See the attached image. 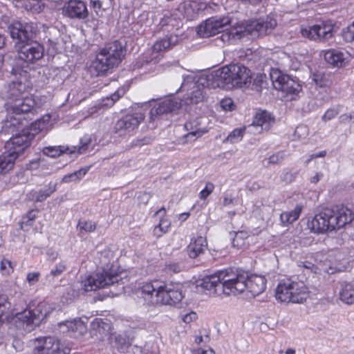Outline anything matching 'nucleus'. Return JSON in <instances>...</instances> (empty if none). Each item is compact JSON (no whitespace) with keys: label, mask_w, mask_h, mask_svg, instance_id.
<instances>
[{"label":"nucleus","mask_w":354,"mask_h":354,"mask_svg":"<svg viewBox=\"0 0 354 354\" xmlns=\"http://www.w3.org/2000/svg\"><path fill=\"white\" fill-rule=\"evenodd\" d=\"M324 59L328 64L337 67H342L347 62V56L338 50H328L324 54Z\"/></svg>","instance_id":"obj_31"},{"label":"nucleus","mask_w":354,"mask_h":354,"mask_svg":"<svg viewBox=\"0 0 354 354\" xmlns=\"http://www.w3.org/2000/svg\"><path fill=\"white\" fill-rule=\"evenodd\" d=\"M49 120V115L44 116L42 118L38 119L34 123H32V127L35 130L42 131L47 127Z\"/></svg>","instance_id":"obj_45"},{"label":"nucleus","mask_w":354,"mask_h":354,"mask_svg":"<svg viewBox=\"0 0 354 354\" xmlns=\"http://www.w3.org/2000/svg\"><path fill=\"white\" fill-rule=\"evenodd\" d=\"M122 278L117 272L113 273L106 269L102 272H97L87 277L82 282L85 291H95L100 288H104L115 283H118Z\"/></svg>","instance_id":"obj_13"},{"label":"nucleus","mask_w":354,"mask_h":354,"mask_svg":"<svg viewBox=\"0 0 354 354\" xmlns=\"http://www.w3.org/2000/svg\"><path fill=\"white\" fill-rule=\"evenodd\" d=\"M270 76L277 90L288 94H297L301 91V86L298 82L278 69H272Z\"/></svg>","instance_id":"obj_16"},{"label":"nucleus","mask_w":354,"mask_h":354,"mask_svg":"<svg viewBox=\"0 0 354 354\" xmlns=\"http://www.w3.org/2000/svg\"><path fill=\"white\" fill-rule=\"evenodd\" d=\"M43 152L45 155L55 158L59 156L62 153V150L60 149V147H46L43 149Z\"/></svg>","instance_id":"obj_46"},{"label":"nucleus","mask_w":354,"mask_h":354,"mask_svg":"<svg viewBox=\"0 0 354 354\" xmlns=\"http://www.w3.org/2000/svg\"><path fill=\"white\" fill-rule=\"evenodd\" d=\"M342 37L346 42L354 41V23L348 26L342 30Z\"/></svg>","instance_id":"obj_44"},{"label":"nucleus","mask_w":354,"mask_h":354,"mask_svg":"<svg viewBox=\"0 0 354 354\" xmlns=\"http://www.w3.org/2000/svg\"><path fill=\"white\" fill-rule=\"evenodd\" d=\"M243 32L236 29H232L230 32H225L221 35V39L224 42H230L237 39H241L243 37Z\"/></svg>","instance_id":"obj_38"},{"label":"nucleus","mask_w":354,"mask_h":354,"mask_svg":"<svg viewBox=\"0 0 354 354\" xmlns=\"http://www.w3.org/2000/svg\"><path fill=\"white\" fill-rule=\"evenodd\" d=\"M35 134L28 131L12 136L5 144V151L0 156V174L12 169L15 160L19 158L31 145Z\"/></svg>","instance_id":"obj_6"},{"label":"nucleus","mask_w":354,"mask_h":354,"mask_svg":"<svg viewBox=\"0 0 354 354\" xmlns=\"http://www.w3.org/2000/svg\"><path fill=\"white\" fill-rule=\"evenodd\" d=\"M90 167H82L74 172L64 176L62 182L64 183H69L80 180L87 174Z\"/></svg>","instance_id":"obj_35"},{"label":"nucleus","mask_w":354,"mask_h":354,"mask_svg":"<svg viewBox=\"0 0 354 354\" xmlns=\"http://www.w3.org/2000/svg\"><path fill=\"white\" fill-rule=\"evenodd\" d=\"M30 88V82L27 80L26 75L21 76L19 80H13L6 84L0 91V97L7 102V107L9 104H12L18 100L25 97Z\"/></svg>","instance_id":"obj_12"},{"label":"nucleus","mask_w":354,"mask_h":354,"mask_svg":"<svg viewBox=\"0 0 354 354\" xmlns=\"http://www.w3.org/2000/svg\"><path fill=\"white\" fill-rule=\"evenodd\" d=\"M187 3L186 2V1H183L178 5V10L180 12L186 13L187 10Z\"/></svg>","instance_id":"obj_63"},{"label":"nucleus","mask_w":354,"mask_h":354,"mask_svg":"<svg viewBox=\"0 0 354 354\" xmlns=\"http://www.w3.org/2000/svg\"><path fill=\"white\" fill-rule=\"evenodd\" d=\"M124 93L123 89H118L114 93L111 94L110 97H106L104 100L103 105L106 106H112L114 103L118 100Z\"/></svg>","instance_id":"obj_43"},{"label":"nucleus","mask_w":354,"mask_h":354,"mask_svg":"<svg viewBox=\"0 0 354 354\" xmlns=\"http://www.w3.org/2000/svg\"><path fill=\"white\" fill-rule=\"evenodd\" d=\"M7 267H9L11 270H12L11 261L4 259L0 263L1 270L2 271H6Z\"/></svg>","instance_id":"obj_60"},{"label":"nucleus","mask_w":354,"mask_h":354,"mask_svg":"<svg viewBox=\"0 0 354 354\" xmlns=\"http://www.w3.org/2000/svg\"><path fill=\"white\" fill-rule=\"evenodd\" d=\"M234 277V269L229 268L218 270L213 274L207 275L197 281V286L209 291V294L221 295H236L244 288L243 280V275L240 276L238 281L233 283Z\"/></svg>","instance_id":"obj_4"},{"label":"nucleus","mask_w":354,"mask_h":354,"mask_svg":"<svg viewBox=\"0 0 354 354\" xmlns=\"http://www.w3.org/2000/svg\"><path fill=\"white\" fill-rule=\"evenodd\" d=\"M52 307L45 301L39 302L32 309L17 313L14 318L16 327L28 333L39 326L52 312Z\"/></svg>","instance_id":"obj_9"},{"label":"nucleus","mask_w":354,"mask_h":354,"mask_svg":"<svg viewBox=\"0 0 354 354\" xmlns=\"http://www.w3.org/2000/svg\"><path fill=\"white\" fill-rule=\"evenodd\" d=\"M312 80L319 87H328L331 84L330 74L322 71H316L311 75Z\"/></svg>","instance_id":"obj_34"},{"label":"nucleus","mask_w":354,"mask_h":354,"mask_svg":"<svg viewBox=\"0 0 354 354\" xmlns=\"http://www.w3.org/2000/svg\"><path fill=\"white\" fill-rule=\"evenodd\" d=\"M57 183L50 182L45 188L30 191L27 194V198L35 203L43 202L57 190Z\"/></svg>","instance_id":"obj_27"},{"label":"nucleus","mask_w":354,"mask_h":354,"mask_svg":"<svg viewBox=\"0 0 354 354\" xmlns=\"http://www.w3.org/2000/svg\"><path fill=\"white\" fill-rule=\"evenodd\" d=\"M158 226L165 233L167 232L170 226L171 223L170 221H167V219L162 218L160 219Z\"/></svg>","instance_id":"obj_52"},{"label":"nucleus","mask_w":354,"mask_h":354,"mask_svg":"<svg viewBox=\"0 0 354 354\" xmlns=\"http://www.w3.org/2000/svg\"><path fill=\"white\" fill-rule=\"evenodd\" d=\"M71 344L55 337H41L35 339L33 354H70Z\"/></svg>","instance_id":"obj_11"},{"label":"nucleus","mask_w":354,"mask_h":354,"mask_svg":"<svg viewBox=\"0 0 354 354\" xmlns=\"http://www.w3.org/2000/svg\"><path fill=\"white\" fill-rule=\"evenodd\" d=\"M333 25L328 21H319L315 24L301 27L300 32L303 37L311 41L324 42L333 37Z\"/></svg>","instance_id":"obj_14"},{"label":"nucleus","mask_w":354,"mask_h":354,"mask_svg":"<svg viewBox=\"0 0 354 354\" xmlns=\"http://www.w3.org/2000/svg\"><path fill=\"white\" fill-rule=\"evenodd\" d=\"M145 119L140 112L128 113L120 118L114 125V131L119 136H124L134 131Z\"/></svg>","instance_id":"obj_18"},{"label":"nucleus","mask_w":354,"mask_h":354,"mask_svg":"<svg viewBox=\"0 0 354 354\" xmlns=\"http://www.w3.org/2000/svg\"><path fill=\"white\" fill-rule=\"evenodd\" d=\"M180 106L181 100L178 98L176 97L165 98L151 109L150 114L151 117H158L175 111Z\"/></svg>","instance_id":"obj_24"},{"label":"nucleus","mask_w":354,"mask_h":354,"mask_svg":"<svg viewBox=\"0 0 354 354\" xmlns=\"http://www.w3.org/2000/svg\"><path fill=\"white\" fill-rule=\"evenodd\" d=\"M230 21V18L227 16L211 17L207 19L203 25L198 27V33L203 37L215 35L224 31Z\"/></svg>","instance_id":"obj_19"},{"label":"nucleus","mask_w":354,"mask_h":354,"mask_svg":"<svg viewBox=\"0 0 354 354\" xmlns=\"http://www.w3.org/2000/svg\"><path fill=\"white\" fill-rule=\"evenodd\" d=\"M66 269L65 264L60 262L55 265V268H53L50 272V274L54 277L61 275Z\"/></svg>","instance_id":"obj_48"},{"label":"nucleus","mask_w":354,"mask_h":354,"mask_svg":"<svg viewBox=\"0 0 354 354\" xmlns=\"http://www.w3.org/2000/svg\"><path fill=\"white\" fill-rule=\"evenodd\" d=\"M196 319L197 314L193 311L183 315L182 318L183 321L186 324H189Z\"/></svg>","instance_id":"obj_54"},{"label":"nucleus","mask_w":354,"mask_h":354,"mask_svg":"<svg viewBox=\"0 0 354 354\" xmlns=\"http://www.w3.org/2000/svg\"><path fill=\"white\" fill-rule=\"evenodd\" d=\"M234 274L237 275V277H234V283H236L238 279L239 280L241 275L244 277L243 280L244 288L239 294L248 289L252 296L256 297L266 290L267 281L263 276L254 274L249 277L247 272L238 269L234 270Z\"/></svg>","instance_id":"obj_15"},{"label":"nucleus","mask_w":354,"mask_h":354,"mask_svg":"<svg viewBox=\"0 0 354 354\" xmlns=\"http://www.w3.org/2000/svg\"><path fill=\"white\" fill-rule=\"evenodd\" d=\"M207 246V243L205 238L199 236L192 239L187 248V254L191 259H196L204 253Z\"/></svg>","instance_id":"obj_28"},{"label":"nucleus","mask_w":354,"mask_h":354,"mask_svg":"<svg viewBox=\"0 0 354 354\" xmlns=\"http://www.w3.org/2000/svg\"><path fill=\"white\" fill-rule=\"evenodd\" d=\"M342 107V105L337 104L335 106L328 109L322 115V120L324 122H327L335 118L341 111Z\"/></svg>","instance_id":"obj_39"},{"label":"nucleus","mask_w":354,"mask_h":354,"mask_svg":"<svg viewBox=\"0 0 354 354\" xmlns=\"http://www.w3.org/2000/svg\"><path fill=\"white\" fill-rule=\"evenodd\" d=\"M19 58L26 63L33 64L44 56V48L35 40L17 48Z\"/></svg>","instance_id":"obj_20"},{"label":"nucleus","mask_w":354,"mask_h":354,"mask_svg":"<svg viewBox=\"0 0 354 354\" xmlns=\"http://www.w3.org/2000/svg\"><path fill=\"white\" fill-rule=\"evenodd\" d=\"M185 129L188 131L184 136L186 142L194 141L207 132L205 128L201 127V118H195L187 122L185 124Z\"/></svg>","instance_id":"obj_26"},{"label":"nucleus","mask_w":354,"mask_h":354,"mask_svg":"<svg viewBox=\"0 0 354 354\" xmlns=\"http://www.w3.org/2000/svg\"><path fill=\"white\" fill-rule=\"evenodd\" d=\"M178 41L177 35H171L157 41L153 46V51L160 52L175 45Z\"/></svg>","instance_id":"obj_33"},{"label":"nucleus","mask_w":354,"mask_h":354,"mask_svg":"<svg viewBox=\"0 0 354 354\" xmlns=\"http://www.w3.org/2000/svg\"><path fill=\"white\" fill-rule=\"evenodd\" d=\"M192 354H215L213 349L209 348V350H204L203 348H194L192 351Z\"/></svg>","instance_id":"obj_58"},{"label":"nucleus","mask_w":354,"mask_h":354,"mask_svg":"<svg viewBox=\"0 0 354 354\" xmlns=\"http://www.w3.org/2000/svg\"><path fill=\"white\" fill-rule=\"evenodd\" d=\"M152 139L149 137H144L133 140L131 145L133 147H141L145 145H149L151 142Z\"/></svg>","instance_id":"obj_50"},{"label":"nucleus","mask_w":354,"mask_h":354,"mask_svg":"<svg viewBox=\"0 0 354 354\" xmlns=\"http://www.w3.org/2000/svg\"><path fill=\"white\" fill-rule=\"evenodd\" d=\"M308 288L301 281L286 279L278 283L275 298L281 303L303 304L308 297Z\"/></svg>","instance_id":"obj_8"},{"label":"nucleus","mask_w":354,"mask_h":354,"mask_svg":"<svg viewBox=\"0 0 354 354\" xmlns=\"http://www.w3.org/2000/svg\"><path fill=\"white\" fill-rule=\"evenodd\" d=\"M303 267L306 269L310 270L311 272L316 273L317 272L318 268L310 261H304L302 263Z\"/></svg>","instance_id":"obj_59"},{"label":"nucleus","mask_w":354,"mask_h":354,"mask_svg":"<svg viewBox=\"0 0 354 354\" xmlns=\"http://www.w3.org/2000/svg\"><path fill=\"white\" fill-rule=\"evenodd\" d=\"M274 122V118L271 114L266 111H263L256 114L252 123L249 127L254 128V133H260L263 131L269 130Z\"/></svg>","instance_id":"obj_25"},{"label":"nucleus","mask_w":354,"mask_h":354,"mask_svg":"<svg viewBox=\"0 0 354 354\" xmlns=\"http://www.w3.org/2000/svg\"><path fill=\"white\" fill-rule=\"evenodd\" d=\"M283 155L278 153L277 154H273L270 156L268 158L269 164H277L283 160Z\"/></svg>","instance_id":"obj_55"},{"label":"nucleus","mask_w":354,"mask_h":354,"mask_svg":"<svg viewBox=\"0 0 354 354\" xmlns=\"http://www.w3.org/2000/svg\"><path fill=\"white\" fill-rule=\"evenodd\" d=\"M277 20L268 15L266 18L251 21L245 30L254 37L270 33L277 26Z\"/></svg>","instance_id":"obj_21"},{"label":"nucleus","mask_w":354,"mask_h":354,"mask_svg":"<svg viewBox=\"0 0 354 354\" xmlns=\"http://www.w3.org/2000/svg\"><path fill=\"white\" fill-rule=\"evenodd\" d=\"M126 46L119 40L106 44L96 53L91 71L97 76L102 75L118 66L126 55Z\"/></svg>","instance_id":"obj_5"},{"label":"nucleus","mask_w":354,"mask_h":354,"mask_svg":"<svg viewBox=\"0 0 354 354\" xmlns=\"http://www.w3.org/2000/svg\"><path fill=\"white\" fill-rule=\"evenodd\" d=\"M111 329V324L108 320L102 318H95L91 323V330L93 335L102 339L106 336Z\"/></svg>","instance_id":"obj_30"},{"label":"nucleus","mask_w":354,"mask_h":354,"mask_svg":"<svg viewBox=\"0 0 354 354\" xmlns=\"http://www.w3.org/2000/svg\"><path fill=\"white\" fill-rule=\"evenodd\" d=\"M221 108L224 111H232L234 109V104L232 99L226 97L223 99L220 102Z\"/></svg>","instance_id":"obj_49"},{"label":"nucleus","mask_w":354,"mask_h":354,"mask_svg":"<svg viewBox=\"0 0 354 354\" xmlns=\"http://www.w3.org/2000/svg\"><path fill=\"white\" fill-rule=\"evenodd\" d=\"M58 326L60 332L74 338L82 337L87 330L86 326L80 319L66 321Z\"/></svg>","instance_id":"obj_23"},{"label":"nucleus","mask_w":354,"mask_h":354,"mask_svg":"<svg viewBox=\"0 0 354 354\" xmlns=\"http://www.w3.org/2000/svg\"><path fill=\"white\" fill-rule=\"evenodd\" d=\"M323 176H324L323 173L317 172L315 174V176H313V177H311L310 178V182L313 184H317L320 180V179L323 177Z\"/></svg>","instance_id":"obj_61"},{"label":"nucleus","mask_w":354,"mask_h":354,"mask_svg":"<svg viewBox=\"0 0 354 354\" xmlns=\"http://www.w3.org/2000/svg\"><path fill=\"white\" fill-rule=\"evenodd\" d=\"M250 70L241 64H232L209 72L210 85L230 89L234 87H248L251 83Z\"/></svg>","instance_id":"obj_3"},{"label":"nucleus","mask_w":354,"mask_h":354,"mask_svg":"<svg viewBox=\"0 0 354 354\" xmlns=\"http://www.w3.org/2000/svg\"><path fill=\"white\" fill-rule=\"evenodd\" d=\"M63 14L74 19H84L88 16V11L86 3L81 0H69L65 3Z\"/></svg>","instance_id":"obj_22"},{"label":"nucleus","mask_w":354,"mask_h":354,"mask_svg":"<svg viewBox=\"0 0 354 354\" xmlns=\"http://www.w3.org/2000/svg\"><path fill=\"white\" fill-rule=\"evenodd\" d=\"M234 199L232 197H228L227 196H225L223 198V205L228 206L234 203Z\"/></svg>","instance_id":"obj_64"},{"label":"nucleus","mask_w":354,"mask_h":354,"mask_svg":"<svg viewBox=\"0 0 354 354\" xmlns=\"http://www.w3.org/2000/svg\"><path fill=\"white\" fill-rule=\"evenodd\" d=\"M353 120V112L351 113H344L342 114L339 117V122L340 123H347Z\"/></svg>","instance_id":"obj_56"},{"label":"nucleus","mask_w":354,"mask_h":354,"mask_svg":"<svg viewBox=\"0 0 354 354\" xmlns=\"http://www.w3.org/2000/svg\"><path fill=\"white\" fill-rule=\"evenodd\" d=\"M91 143V138L89 136H85L80 140V145L75 147L78 154L86 153Z\"/></svg>","instance_id":"obj_41"},{"label":"nucleus","mask_w":354,"mask_h":354,"mask_svg":"<svg viewBox=\"0 0 354 354\" xmlns=\"http://www.w3.org/2000/svg\"><path fill=\"white\" fill-rule=\"evenodd\" d=\"M96 223L91 221H79L77 228L80 231H84L86 232H94L96 229Z\"/></svg>","instance_id":"obj_42"},{"label":"nucleus","mask_w":354,"mask_h":354,"mask_svg":"<svg viewBox=\"0 0 354 354\" xmlns=\"http://www.w3.org/2000/svg\"><path fill=\"white\" fill-rule=\"evenodd\" d=\"M354 219V213L344 205L326 208L315 215L308 223L309 228L317 234L339 229L350 224Z\"/></svg>","instance_id":"obj_2"},{"label":"nucleus","mask_w":354,"mask_h":354,"mask_svg":"<svg viewBox=\"0 0 354 354\" xmlns=\"http://www.w3.org/2000/svg\"><path fill=\"white\" fill-rule=\"evenodd\" d=\"M26 218H28V221H27V225H31V223H29L28 222H30V221H33L35 218H36V214L35 213V211L34 210H30L29 211L26 216Z\"/></svg>","instance_id":"obj_62"},{"label":"nucleus","mask_w":354,"mask_h":354,"mask_svg":"<svg viewBox=\"0 0 354 354\" xmlns=\"http://www.w3.org/2000/svg\"><path fill=\"white\" fill-rule=\"evenodd\" d=\"M8 115L3 124V129L7 132H14L24 127L25 114H34L35 102L32 97H24L6 107Z\"/></svg>","instance_id":"obj_7"},{"label":"nucleus","mask_w":354,"mask_h":354,"mask_svg":"<svg viewBox=\"0 0 354 354\" xmlns=\"http://www.w3.org/2000/svg\"><path fill=\"white\" fill-rule=\"evenodd\" d=\"M209 73L200 75L192 88V91L187 93L184 98L187 104H197L203 100L206 93L205 88H216L210 85L211 82L207 81Z\"/></svg>","instance_id":"obj_17"},{"label":"nucleus","mask_w":354,"mask_h":354,"mask_svg":"<svg viewBox=\"0 0 354 354\" xmlns=\"http://www.w3.org/2000/svg\"><path fill=\"white\" fill-rule=\"evenodd\" d=\"M214 185L213 183L208 182L205 187L199 193V198L202 200L206 199L214 191Z\"/></svg>","instance_id":"obj_47"},{"label":"nucleus","mask_w":354,"mask_h":354,"mask_svg":"<svg viewBox=\"0 0 354 354\" xmlns=\"http://www.w3.org/2000/svg\"><path fill=\"white\" fill-rule=\"evenodd\" d=\"M339 298L345 304H354V281L339 283Z\"/></svg>","instance_id":"obj_29"},{"label":"nucleus","mask_w":354,"mask_h":354,"mask_svg":"<svg viewBox=\"0 0 354 354\" xmlns=\"http://www.w3.org/2000/svg\"><path fill=\"white\" fill-rule=\"evenodd\" d=\"M40 273L39 272H29L27 274L26 279L30 284H35L39 281Z\"/></svg>","instance_id":"obj_51"},{"label":"nucleus","mask_w":354,"mask_h":354,"mask_svg":"<svg viewBox=\"0 0 354 354\" xmlns=\"http://www.w3.org/2000/svg\"><path fill=\"white\" fill-rule=\"evenodd\" d=\"M151 198V194L148 192H143L138 196L140 203L147 205Z\"/></svg>","instance_id":"obj_53"},{"label":"nucleus","mask_w":354,"mask_h":354,"mask_svg":"<svg viewBox=\"0 0 354 354\" xmlns=\"http://www.w3.org/2000/svg\"><path fill=\"white\" fill-rule=\"evenodd\" d=\"M297 175V172L292 173L287 171L284 174L282 180L286 183H291L293 181Z\"/></svg>","instance_id":"obj_57"},{"label":"nucleus","mask_w":354,"mask_h":354,"mask_svg":"<svg viewBox=\"0 0 354 354\" xmlns=\"http://www.w3.org/2000/svg\"><path fill=\"white\" fill-rule=\"evenodd\" d=\"M302 209L303 205L297 204L294 209L281 213L280 215V221L282 225L288 226L297 221L302 212Z\"/></svg>","instance_id":"obj_32"},{"label":"nucleus","mask_w":354,"mask_h":354,"mask_svg":"<svg viewBox=\"0 0 354 354\" xmlns=\"http://www.w3.org/2000/svg\"><path fill=\"white\" fill-rule=\"evenodd\" d=\"M248 237V233L245 231H239L235 233L232 239V245L238 249L244 248L246 245L245 240Z\"/></svg>","instance_id":"obj_36"},{"label":"nucleus","mask_w":354,"mask_h":354,"mask_svg":"<svg viewBox=\"0 0 354 354\" xmlns=\"http://www.w3.org/2000/svg\"><path fill=\"white\" fill-rule=\"evenodd\" d=\"M244 132V128L235 129L228 135L225 140L231 143L237 142L242 139Z\"/></svg>","instance_id":"obj_40"},{"label":"nucleus","mask_w":354,"mask_h":354,"mask_svg":"<svg viewBox=\"0 0 354 354\" xmlns=\"http://www.w3.org/2000/svg\"><path fill=\"white\" fill-rule=\"evenodd\" d=\"M16 48L34 41L39 32L37 25L33 22L15 21L8 27Z\"/></svg>","instance_id":"obj_10"},{"label":"nucleus","mask_w":354,"mask_h":354,"mask_svg":"<svg viewBox=\"0 0 354 354\" xmlns=\"http://www.w3.org/2000/svg\"><path fill=\"white\" fill-rule=\"evenodd\" d=\"M183 262L169 261L165 266V271L168 274H177L180 272L183 268Z\"/></svg>","instance_id":"obj_37"},{"label":"nucleus","mask_w":354,"mask_h":354,"mask_svg":"<svg viewBox=\"0 0 354 354\" xmlns=\"http://www.w3.org/2000/svg\"><path fill=\"white\" fill-rule=\"evenodd\" d=\"M182 289L180 284H161L158 281H155L143 284L136 293L138 304L142 306H173L179 304L183 299Z\"/></svg>","instance_id":"obj_1"}]
</instances>
